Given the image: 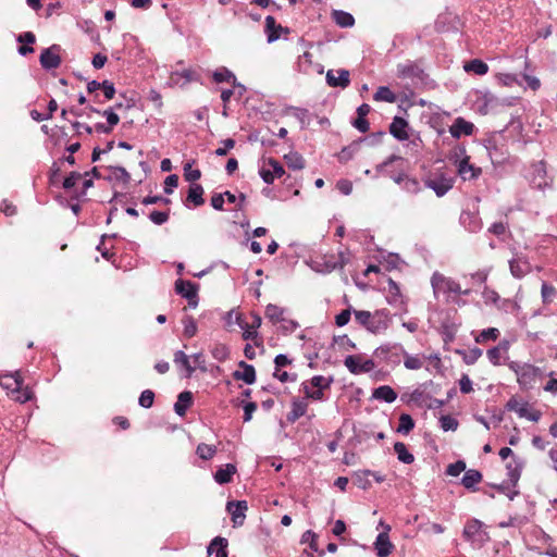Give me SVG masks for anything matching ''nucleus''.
<instances>
[{"label":"nucleus","mask_w":557,"mask_h":557,"mask_svg":"<svg viewBox=\"0 0 557 557\" xmlns=\"http://www.w3.org/2000/svg\"><path fill=\"white\" fill-rule=\"evenodd\" d=\"M356 322L372 334H382L389 326V317L386 310H375L370 312L367 310H354Z\"/></svg>","instance_id":"obj_1"},{"label":"nucleus","mask_w":557,"mask_h":557,"mask_svg":"<svg viewBox=\"0 0 557 557\" xmlns=\"http://www.w3.org/2000/svg\"><path fill=\"white\" fill-rule=\"evenodd\" d=\"M509 368L516 373L519 385L525 389L532 388L545 375L541 368L530 363L511 362Z\"/></svg>","instance_id":"obj_2"},{"label":"nucleus","mask_w":557,"mask_h":557,"mask_svg":"<svg viewBox=\"0 0 557 557\" xmlns=\"http://www.w3.org/2000/svg\"><path fill=\"white\" fill-rule=\"evenodd\" d=\"M431 285L435 298H440L441 295H444L448 299L450 294L469 295L470 293V289L462 290L459 283L440 272H434L432 274Z\"/></svg>","instance_id":"obj_3"},{"label":"nucleus","mask_w":557,"mask_h":557,"mask_svg":"<svg viewBox=\"0 0 557 557\" xmlns=\"http://www.w3.org/2000/svg\"><path fill=\"white\" fill-rule=\"evenodd\" d=\"M462 535L466 541L478 548L482 547L490 540L483 523L478 519H471L466 523Z\"/></svg>","instance_id":"obj_4"},{"label":"nucleus","mask_w":557,"mask_h":557,"mask_svg":"<svg viewBox=\"0 0 557 557\" xmlns=\"http://www.w3.org/2000/svg\"><path fill=\"white\" fill-rule=\"evenodd\" d=\"M506 408L509 411H515L520 418L528 419L533 422H537L542 412L535 408H533L529 403L517 399L516 397H511L507 404Z\"/></svg>","instance_id":"obj_5"},{"label":"nucleus","mask_w":557,"mask_h":557,"mask_svg":"<svg viewBox=\"0 0 557 557\" xmlns=\"http://www.w3.org/2000/svg\"><path fill=\"white\" fill-rule=\"evenodd\" d=\"M285 173L282 164L273 159H264L259 168V174L264 183L272 184L275 178L282 177Z\"/></svg>","instance_id":"obj_6"},{"label":"nucleus","mask_w":557,"mask_h":557,"mask_svg":"<svg viewBox=\"0 0 557 557\" xmlns=\"http://www.w3.org/2000/svg\"><path fill=\"white\" fill-rule=\"evenodd\" d=\"M345 367L352 374L371 372L375 368L372 359H363L360 355H349L344 360Z\"/></svg>","instance_id":"obj_7"},{"label":"nucleus","mask_w":557,"mask_h":557,"mask_svg":"<svg viewBox=\"0 0 557 557\" xmlns=\"http://www.w3.org/2000/svg\"><path fill=\"white\" fill-rule=\"evenodd\" d=\"M61 47L59 45H52L49 48L42 50L39 61L45 70H54L61 65L60 57Z\"/></svg>","instance_id":"obj_8"},{"label":"nucleus","mask_w":557,"mask_h":557,"mask_svg":"<svg viewBox=\"0 0 557 557\" xmlns=\"http://www.w3.org/2000/svg\"><path fill=\"white\" fill-rule=\"evenodd\" d=\"M175 292L188 300L191 308L198 305L197 285L190 281L177 280L175 282Z\"/></svg>","instance_id":"obj_9"},{"label":"nucleus","mask_w":557,"mask_h":557,"mask_svg":"<svg viewBox=\"0 0 557 557\" xmlns=\"http://www.w3.org/2000/svg\"><path fill=\"white\" fill-rule=\"evenodd\" d=\"M325 79L330 87L346 88L350 84V73L344 69L329 70Z\"/></svg>","instance_id":"obj_10"},{"label":"nucleus","mask_w":557,"mask_h":557,"mask_svg":"<svg viewBox=\"0 0 557 557\" xmlns=\"http://www.w3.org/2000/svg\"><path fill=\"white\" fill-rule=\"evenodd\" d=\"M226 509L232 516L234 527L243 525L246 517V511L248 509L247 502H228L226 505Z\"/></svg>","instance_id":"obj_11"},{"label":"nucleus","mask_w":557,"mask_h":557,"mask_svg":"<svg viewBox=\"0 0 557 557\" xmlns=\"http://www.w3.org/2000/svg\"><path fill=\"white\" fill-rule=\"evenodd\" d=\"M391 530L389 525L385 527V531L379 533L376 540L374 542V547L376 550L377 557H387L392 554L394 549L393 543L389 541L388 531Z\"/></svg>","instance_id":"obj_12"},{"label":"nucleus","mask_w":557,"mask_h":557,"mask_svg":"<svg viewBox=\"0 0 557 557\" xmlns=\"http://www.w3.org/2000/svg\"><path fill=\"white\" fill-rule=\"evenodd\" d=\"M264 32L267 34L268 42H273L277 40L282 34H288L289 29L276 24L275 18L269 15L265 17Z\"/></svg>","instance_id":"obj_13"},{"label":"nucleus","mask_w":557,"mask_h":557,"mask_svg":"<svg viewBox=\"0 0 557 557\" xmlns=\"http://www.w3.org/2000/svg\"><path fill=\"white\" fill-rule=\"evenodd\" d=\"M454 181L445 176L429 178L425 181V186L433 189L436 196H444L449 189L453 188Z\"/></svg>","instance_id":"obj_14"},{"label":"nucleus","mask_w":557,"mask_h":557,"mask_svg":"<svg viewBox=\"0 0 557 557\" xmlns=\"http://www.w3.org/2000/svg\"><path fill=\"white\" fill-rule=\"evenodd\" d=\"M510 273L516 278H522L531 271V265L524 257L517 256L509 261Z\"/></svg>","instance_id":"obj_15"},{"label":"nucleus","mask_w":557,"mask_h":557,"mask_svg":"<svg viewBox=\"0 0 557 557\" xmlns=\"http://www.w3.org/2000/svg\"><path fill=\"white\" fill-rule=\"evenodd\" d=\"M298 44L306 50L299 55L297 61V69L299 72L308 73L312 66V54L308 51L312 47L311 42H307L304 38H299Z\"/></svg>","instance_id":"obj_16"},{"label":"nucleus","mask_w":557,"mask_h":557,"mask_svg":"<svg viewBox=\"0 0 557 557\" xmlns=\"http://www.w3.org/2000/svg\"><path fill=\"white\" fill-rule=\"evenodd\" d=\"M408 122L400 117L395 116L393 122L389 125V133L398 140H407L409 138V134L407 132Z\"/></svg>","instance_id":"obj_17"},{"label":"nucleus","mask_w":557,"mask_h":557,"mask_svg":"<svg viewBox=\"0 0 557 557\" xmlns=\"http://www.w3.org/2000/svg\"><path fill=\"white\" fill-rule=\"evenodd\" d=\"M473 129L474 125L471 122H468L462 117H457L449 131L453 137L459 138L462 135H471Z\"/></svg>","instance_id":"obj_18"},{"label":"nucleus","mask_w":557,"mask_h":557,"mask_svg":"<svg viewBox=\"0 0 557 557\" xmlns=\"http://www.w3.org/2000/svg\"><path fill=\"white\" fill-rule=\"evenodd\" d=\"M0 385L12 394L23 385V377L18 371L0 376Z\"/></svg>","instance_id":"obj_19"},{"label":"nucleus","mask_w":557,"mask_h":557,"mask_svg":"<svg viewBox=\"0 0 557 557\" xmlns=\"http://www.w3.org/2000/svg\"><path fill=\"white\" fill-rule=\"evenodd\" d=\"M242 371L237 370L233 373L235 380H242L246 384H252L256 381V370L253 366L246 363L245 361L239 362Z\"/></svg>","instance_id":"obj_20"},{"label":"nucleus","mask_w":557,"mask_h":557,"mask_svg":"<svg viewBox=\"0 0 557 557\" xmlns=\"http://www.w3.org/2000/svg\"><path fill=\"white\" fill-rule=\"evenodd\" d=\"M308 409V403L305 399H294L292 401V410L287 413L286 420L295 423L299 418L305 416Z\"/></svg>","instance_id":"obj_21"},{"label":"nucleus","mask_w":557,"mask_h":557,"mask_svg":"<svg viewBox=\"0 0 557 557\" xmlns=\"http://www.w3.org/2000/svg\"><path fill=\"white\" fill-rule=\"evenodd\" d=\"M398 75L401 77L409 78H420L422 79L424 72L423 70L416 63L409 62L406 64H399L397 66Z\"/></svg>","instance_id":"obj_22"},{"label":"nucleus","mask_w":557,"mask_h":557,"mask_svg":"<svg viewBox=\"0 0 557 557\" xmlns=\"http://www.w3.org/2000/svg\"><path fill=\"white\" fill-rule=\"evenodd\" d=\"M522 468L523 461L518 458H513L506 465L508 481L511 485L515 486L518 483L521 476Z\"/></svg>","instance_id":"obj_23"},{"label":"nucleus","mask_w":557,"mask_h":557,"mask_svg":"<svg viewBox=\"0 0 557 557\" xmlns=\"http://www.w3.org/2000/svg\"><path fill=\"white\" fill-rule=\"evenodd\" d=\"M191 404H193L191 392H189V391L182 392L178 395L177 401L174 405V410H175L176 414H178L180 417H184L187 409L191 406Z\"/></svg>","instance_id":"obj_24"},{"label":"nucleus","mask_w":557,"mask_h":557,"mask_svg":"<svg viewBox=\"0 0 557 557\" xmlns=\"http://www.w3.org/2000/svg\"><path fill=\"white\" fill-rule=\"evenodd\" d=\"M396 160H401V158L393 154V156L388 157L384 162L377 164L375 170L379 174L386 173L396 184L404 185L405 180L408 177L407 175H405V174L394 175V174L386 172V168Z\"/></svg>","instance_id":"obj_25"},{"label":"nucleus","mask_w":557,"mask_h":557,"mask_svg":"<svg viewBox=\"0 0 557 557\" xmlns=\"http://www.w3.org/2000/svg\"><path fill=\"white\" fill-rule=\"evenodd\" d=\"M196 79H197L196 72L190 69H186L181 72L176 71L171 74V82L175 85L184 86V85H186L193 81H196Z\"/></svg>","instance_id":"obj_26"},{"label":"nucleus","mask_w":557,"mask_h":557,"mask_svg":"<svg viewBox=\"0 0 557 557\" xmlns=\"http://www.w3.org/2000/svg\"><path fill=\"white\" fill-rule=\"evenodd\" d=\"M236 473V467L232 463L225 465L224 468H220L214 473V480L219 484H227L233 480V475Z\"/></svg>","instance_id":"obj_27"},{"label":"nucleus","mask_w":557,"mask_h":557,"mask_svg":"<svg viewBox=\"0 0 557 557\" xmlns=\"http://www.w3.org/2000/svg\"><path fill=\"white\" fill-rule=\"evenodd\" d=\"M227 541L224 537L216 536L212 540L210 545L208 546V554L211 555L215 553V557H227Z\"/></svg>","instance_id":"obj_28"},{"label":"nucleus","mask_w":557,"mask_h":557,"mask_svg":"<svg viewBox=\"0 0 557 557\" xmlns=\"http://www.w3.org/2000/svg\"><path fill=\"white\" fill-rule=\"evenodd\" d=\"M373 397L391 404L396 400L397 394L391 386L383 385L374 389Z\"/></svg>","instance_id":"obj_29"},{"label":"nucleus","mask_w":557,"mask_h":557,"mask_svg":"<svg viewBox=\"0 0 557 557\" xmlns=\"http://www.w3.org/2000/svg\"><path fill=\"white\" fill-rule=\"evenodd\" d=\"M174 363L177 367L185 369L186 377H190L195 372V368L189 362V357L183 350H177L174 354Z\"/></svg>","instance_id":"obj_30"},{"label":"nucleus","mask_w":557,"mask_h":557,"mask_svg":"<svg viewBox=\"0 0 557 557\" xmlns=\"http://www.w3.org/2000/svg\"><path fill=\"white\" fill-rule=\"evenodd\" d=\"M332 17L334 22L341 27H351L355 24L354 16L342 10H334L332 12Z\"/></svg>","instance_id":"obj_31"},{"label":"nucleus","mask_w":557,"mask_h":557,"mask_svg":"<svg viewBox=\"0 0 557 557\" xmlns=\"http://www.w3.org/2000/svg\"><path fill=\"white\" fill-rule=\"evenodd\" d=\"M202 195V186L199 184H191L188 189L187 201L193 202L195 207L202 206L205 203Z\"/></svg>","instance_id":"obj_32"},{"label":"nucleus","mask_w":557,"mask_h":557,"mask_svg":"<svg viewBox=\"0 0 557 557\" xmlns=\"http://www.w3.org/2000/svg\"><path fill=\"white\" fill-rule=\"evenodd\" d=\"M285 309L276 305H268L265 308V317L273 323L285 321L284 318Z\"/></svg>","instance_id":"obj_33"},{"label":"nucleus","mask_w":557,"mask_h":557,"mask_svg":"<svg viewBox=\"0 0 557 557\" xmlns=\"http://www.w3.org/2000/svg\"><path fill=\"white\" fill-rule=\"evenodd\" d=\"M458 172L463 177V180H470L476 177L480 173V170L471 165L468 161V158H466L460 161Z\"/></svg>","instance_id":"obj_34"},{"label":"nucleus","mask_w":557,"mask_h":557,"mask_svg":"<svg viewBox=\"0 0 557 557\" xmlns=\"http://www.w3.org/2000/svg\"><path fill=\"white\" fill-rule=\"evenodd\" d=\"M399 351L404 356V364L409 370H419L423 367V360L418 356L409 355L403 346L399 347Z\"/></svg>","instance_id":"obj_35"},{"label":"nucleus","mask_w":557,"mask_h":557,"mask_svg":"<svg viewBox=\"0 0 557 557\" xmlns=\"http://www.w3.org/2000/svg\"><path fill=\"white\" fill-rule=\"evenodd\" d=\"M482 481V474L480 471L470 469L466 471L461 483L466 488H472Z\"/></svg>","instance_id":"obj_36"},{"label":"nucleus","mask_w":557,"mask_h":557,"mask_svg":"<svg viewBox=\"0 0 557 557\" xmlns=\"http://www.w3.org/2000/svg\"><path fill=\"white\" fill-rule=\"evenodd\" d=\"M394 450L397 454V458L399 461L410 465L414 461V457L411 453L408 451L407 446L401 442H396L394 444Z\"/></svg>","instance_id":"obj_37"},{"label":"nucleus","mask_w":557,"mask_h":557,"mask_svg":"<svg viewBox=\"0 0 557 557\" xmlns=\"http://www.w3.org/2000/svg\"><path fill=\"white\" fill-rule=\"evenodd\" d=\"M373 99L375 101H385L394 103L397 100L396 95L386 86H381L375 91Z\"/></svg>","instance_id":"obj_38"},{"label":"nucleus","mask_w":557,"mask_h":557,"mask_svg":"<svg viewBox=\"0 0 557 557\" xmlns=\"http://www.w3.org/2000/svg\"><path fill=\"white\" fill-rule=\"evenodd\" d=\"M463 69L467 72H473L478 75H484L488 71L487 64L479 59H473L470 62L466 63Z\"/></svg>","instance_id":"obj_39"},{"label":"nucleus","mask_w":557,"mask_h":557,"mask_svg":"<svg viewBox=\"0 0 557 557\" xmlns=\"http://www.w3.org/2000/svg\"><path fill=\"white\" fill-rule=\"evenodd\" d=\"M414 428V421L408 413H401L399 417V424L397 432L401 434H408Z\"/></svg>","instance_id":"obj_40"},{"label":"nucleus","mask_w":557,"mask_h":557,"mask_svg":"<svg viewBox=\"0 0 557 557\" xmlns=\"http://www.w3.org/2000/svg\"><path fill=\"white\" fill-rule=\"evenodd\" d=\"M284 158L288 168L293 170H301L305 166V160L299 153L292 152L286 154Z\"/></svg>","instance_id":"obj_41"},{"label":"nucleus","mask_w":557,"mask_h":557,"mask_svg":"<svg viewBox=\"0 0 557 557\" xmlns=\"http://www.w3.org/2000/svg\"><path fill=\"white\" fill-rule=\"evenodd\" d=\"M216 453V448L213 445L201 443L197 446L196 454L203 460H210Z\"/></svg>","instance_id":"obj_42"},{"label":"nucleus","mask_w":557,"mask_h":557,"mask_svg":"<svg viewBox=\"0 0 557 557\" xmlns=\"http://www.w3.org/2000/svg\"><path fill=\"white\" fill-rule=\"evenodd\" d=\"M213 79L216 82V83H223V82H227V83H233L235 84L236 83V77L235 75L228 71L227 69L225 67H222L218 71H215L213 73Z\"/></svg>","instance_id":"obj_43"},{"label":"nucleus","mask_w":557,"mask_h":557,"mask_svg":"<svg viewBox=\"0 0 557 557\" xmlns=\"http://www.w3.org/2000/svg\"><path fill=\"white\" fill-rule=\"evenodd\" d=\"M462 356V360L467 364H473L478 361V359L482 356V349L478 347H473L466 351H458Z\"/></svg>","instance_id":"obj_44"},{"label":"nucleus","mask_w":557,"mask_h":557,"mask_svg":"<svg viewBox=\"0 0 557 557\" xmlns=\"http://www.w3.org/2000/svg\"><path fill=\"white\" fill-rule=\"evenodd\" d=\"M183 325H184V336L187 338H190L196 335L197 333V324L193 317L187 315L183 319Z\"/></svg>","instance_id":"obj_45"},{"label":"nucleus","mask_w":557,"mask_h":557,"mask_svg":"<svg viewBox=\"0 0 557 557\" xmlns=\"http://www.w3.org/2000/svg\"><path fill=\"white\" fill-rule=\"evenodd\" d=\"M556 294H557V290L553 285H550L546 282H544L542 284L541 295H542V299H543L544 304L552 302L554 297L556 296Z\"/></svg>","instance_id":"obj_46"},{"label":"nucleus","mask_w":557,"mask_h":557,"mask_svg":"<svg viewBox=\"0 0 557 557\" xmlns=\"http://www.w3.org/2000/svg\"><path fill=\"white\" fill-rule=\"evenodd\" d=\"M499 336V331L498 329L496 327H488L486 330H483L476 337H475V342L476 343H484L488 339H497V337Z\"/></svg>","instance_id":"obj_47"},{"label":"nucleus","mask_w":557,"mask_h":557,"mask_svg":"<svg viewBox=\"0 0 557 557\" xmlns=\"http://www.w3.org/2000/svg\"><path fill=\"white\" fill-rule=\"evenodd\" d=\"M441 428L443 431H456L459 423L454 417L446 414L440 418Z\"/></svg>","instance_id":"obj_48"},{"label":"nucleus","mask_w":557,"mask_h":557,"mask_svg":"<svg viewBox=\"0 0 557 557\" xmlns=\"http://www.w3.org/2000/svg\"><path fill=\"white\" fill-rule=\"evenodd\" d=\"M88 175H89V172L84 173L85 177ZM82 178H83V174H81L78 172H71L70 175L64 178L62 186L64 189H71Z\"/></svg>","instance_id":"obj_49"},{"label":"nucleus","mask_w":557,"mask_h":557,"mask_svg":"<svg viewBox=\"0 0 557 557\" xmlns=\"http://www.w3.org/2000/svg\"><path fill=\"white\" fill-rule=\"evenodd\" d=\"M482 297L486 305L493 304V305L497 306L498 302L500 301V297H499L498 293L487 286L484 287V290L482 292Z\"/></svg>","instance_id":"obj_50"},{"label":"nucleus","mask_w":557,"mask_h":557,"mask_svg":"<svg viewBox=\"0 0 557 557\" xmlns=\"http://www.w3.org/2000/svg\"><path fill=\"white\" fill-rule=\"evenodd\" d=\"M14 399L21 404H24L32 399L33 392L28 387H20L17 391H15L13 394Z\"/></svg>","instance_id":"obj_51"},{"label":"nucleus","mask_w":557,"mask_h":557,"mask_svg":"<svg viewBox=\"0 0 557 557\" xmlns=\"http://www.w3.org/2000/svg\"><path fill=\"white\" fill-rule=\"evenodd\" d=\"M332 382H333L332 377H324L322 375H315L310 381L311 385L319 389L329 388L330 385L332 384Z\"/></svg>","instance_id":"obj_52"},{"label":"nucleus","mask_w":557,"mask_h":557,"mask_svg":"<svg viewBox=\"0 0 557 557\" xmlns=\"http://www.w3.org/2000/svg\"><path fill=\"white\" fill-rule=\"evenodd\" d=\"M154 393L151 389L141 392L138 403L144 408H150L153 405Z\"/></svg>","instance_id":"obj_53"},{"label":"nucleus","mask_w":557,"mask_h":557,"mask_svg":"<svg viewBox=\"0 0 557 557\" xmlns=\"http://www.w3.org/2000/svg\"><path fill=\"white\" fill-rule=\"evenodd\" d=\"M184 177L187 182H196L201 177V172L198 169L193 170L190 163L184 165Z\"/></svg>","instance_id":"obj_54"},{"label":"nucleus","mask_w":557,"mask_h":557,"mask_svg":"<svg viewBox=\"0 0 557 557\" xmlns=\"http://www.w3.org/2000/svg\"><path fill=\"white\" fill-rule=\"evenodd\" d=\"M403 188L410 194H418L421 190L419 181L409 176L405 180Z\"/></svg>","instance_id":"obj_55"},{"label":"nucleus","mask_w":557,"mask_h":557,"mask_svg":"<svg viewBox=\"0 0 557 557\" xmlns=\"http://www.w3.org/2000/svg\"><path fill=\"white\" fill-rule=\"evenodd\" d=\"M465 470H466V462L462 460H458L454 463H450L447 467L446 473L451 476H458Z\"/></svg>","instance_id":"obj_56"},{"label":"nucleus","mask_w":557,"mask_h":557,"mask_svg":"<svg viewBox=\"0 0 557 557\" xmlns=\"http://www.w3.org/2000/svg\"><path fill=\"white\" fill-rule=\"evenodd\" d=\"M169 211H152L149 214V219L152 223L157 225H162L169 220Z\"/></svg>","instance_id":"obj_57"},{"label":"nucleus","mask_w":557,"mask_h":557,"mask_svg":"<svg viewBox=\"0 0 557 557\" xmlns=\"http://www.w3.org/2000/svg\"><path fill=\"white\" fill-rule=\"evenodd\" d=\"M496 307L506 312H517L520 309L519 305L510 299H500Z\"/></svg>","instance_id":"obj_58"},{"label":"nucleus","mask_w":557,"mask_h":557,"mask_svg":"<svg viewBox=\"0 0 557 557\" xmlns=\"http://www.w3.org/2000/svg\"><path fill=\"white\" fill-rule=\"evenodd\" d=\"M334 263L330 267L332 270L343 269L349 262V256L347 252L339 251L336 257H333Z\"/></svg>","instance_id":"obj_59"},{"label":"nucleus","mask_w":557,"mask_h":557,"mask_svg":"<svg viewBox=\"0 0 557 557\" xmlns=\"http://www.w3.org/2000/svg\"><path fill=\"white\" fill-rule=\"evenodd\" d=\"M301 542L308 543L311 549L318 550L317 534L313 531H306L301 536Z\"/></svg>","instance_id":"obj_60"},{"label":"nucleus","mask_w":557,"mask_h":557,"mask_svg":"<svg viewBox=\"0 0 557 557\" xmlns=\"http://www.w3.org/2000/svg\"><path fill=\"white\" fill-rule=\"evenodd\" d=\"M351 308L349 307L348 309H345L343 310L342 312H339L336 317H335V324L339 327L346 325L349 320H350V317H351Z\"/></svg>","instance_id":"obj_61"},{"label":"nucleus","mask_w":557,"mask_h":557,"mask_svg":"<svg viewBox=\"0 0 557 557\" xmlns=\"http://www.w3.org/2000/svg\"><path fill=\"white\" fill-rule=\"evenodd\" d=\"M178 185V176L176 174L169 175L164 181V193L170 195Z\"/></svg>","instance_id":"obj_62"},{"label":"nucleus","mask_w":557,"mask_h":557,"mask_svg":"<svg viewBox=\"0 0 557 557\" xmlns=\"http://www.w3.org/2000/svg\"><path fill=\"white\" fill-rule=\"evenodd\" d=\"M102 115L107 119V124L113 128L115 125L119 124L120 117L119 115L113 111V109H108L102 112Z\"/></svg>","instance_id":"obj_63"},{"label":"nucleus","mask_w":557,"mask_h":557,"mask_svg":"<svg viewBox=\"0 0 557 557\" xmlns=\"http://www.w3.org/2000/svg\"><path fill=\"white\" fill-rule=\"evenodd\" d=\"M459 387L463 394H469L473 391L472 381L467 374H462L461 379L459 380Z\"/></svg>","instance_id":"obj_64"}]
</instances>
